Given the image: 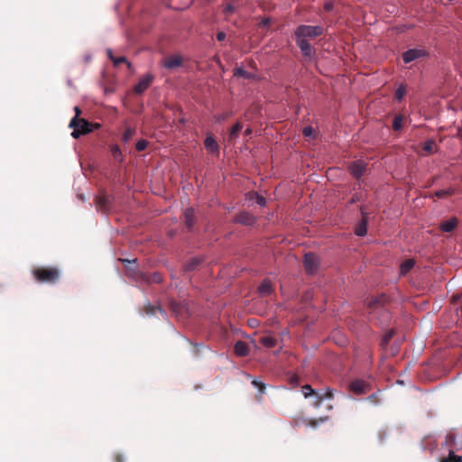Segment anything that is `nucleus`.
<instances>
[{"instance_id":"obj_1","label":"nucleus","mask_w":462,"mask_h":462,"mask_svg":"<svg viewBox=\"0 0 462 462\" xmlns=\"http://www.w3.org/2000/svg\"><path fill=\"white\" fill-rule=\"evenodd\" d=\"M34 279L41 283H55L60 278V271L56 267H38L32 270Z\"/></svg>"},{"instance_id":"obj_2","label":"nucleus","mask_w":462,"mask_h":462,"mask_svg":"<svg viewBox=\"0 0 462 462\" xmlns=\"http://www.w3.org/2000/svg\"><path fill=\"white\" fill-rule=\"evenodd\" d=\"M69 127L74 128L71 133L73 138H79L82 134L91 133L94 128H98L99 125L96 124L94 126L91 123L83 118L73 117L69 123Z\"/></svg>"},{"instance_id":"obj_3","label":"nucleus","mask_w":462,"mask_h":462,"mask_svg":"<svg viewBox=\"0 0 462 462\" xmlns=\"http://www.w3.org/2000/svg\"><path fill=\"white\" fill-rule=\"evenodd\" d=\"M322 33L323 28L321 26L300 25L295 31V37H300L303 39H313L318 36H320Z\"/></svg>"},{"instance_id":"obj_4","label":"nucleus","mask_w":462,"mask_h":462,"mask_svg":"<svg viewBox=\"0 0 462 462\" xmlns=\"http://www.w3.org/2000/svg\"><path fill=\"white\" fill-rule=\"evenodd\" d=\"M429 52L424 48L409 49L402 53L404 63H411L421 58L427 57Z\"/></svg>"},{"instance_id":"obj_5","label":"nucleus","mask_w":462,"mask_h":462,"mask_svg":"<svg viewBox=\"0 0 462 462\" xmlns=\"http://www.w3.org/2000/svg\"><path fill=\"white\" fill-rule=\"evenodd\" d=\"M304 268L308 273H314L318 269V258L317 256L312 253H308L304 255Z\"/></svg>"},{"instance_id":"obj_6","label":"nucleus","mask_w":462,"mask_h":462,"mask_svg":"<svg viewBox=\"0 0 462 462\" xmlns=\"http://www.w3.org/2000/svg\"><path fill=\"white\" fill-rule=\"evenodd\" d=\"M348 169H349L351 175L354 178L359 179L365 173V169H366V164L363 161L358 160V161L353 162L349 165Z\"/></svg>"},{"instance_id":"obj_7","label":"nucleus","mask_w":462,"mask_h":462,"mask_svg":"<svg viewBox=\"0 0 462 462\" xmlns=\"http://www.w3.org/2000/svg\"><path fill=\"white\" fill-rule=\"evenodd\" d=\"M153 76L152 74H146L143 76L139 82L134 86V90L136 94L143 93L152 84Z\"/></svg>"},{"instance_id":"obj_8","label":"nucleus","mask_w":462,"mask_h":462,"mask_svg":"<svg viewBox=\"0 0 462 462\" xmlns=\"http://www.w3.org/2000/svg\"><path fill=\"white\" fill-rule=\"evenodd\" d=\"M182 57L180 55H171L165 57L162 65L168 69H174L182 66Z\"/></svg>"},{"instance_id":"obj_9","label":"nucleus","mask_w":462,"mask_h":462,"mask_svg":"<svg viewBox=\"0 0 462 462\" xmlns=\"http://www.w3.org/2000/svg\"><path fill=\"white\" fill-rule=\"evenodd\" d=\"M295 40L303 56L310 58L313 54V49L308 40L300 37H295Z\"/></svg>"},{"instance_id":"obj_10","label":"nucleus","mask_w":462,"mask_h":462,"mask_svg":"<svg viewBox=\"0 0 462 462\" xmlns=\"http://www.w3.org/2000/svg\"><path fill=\"white\" fill-rule=\"evenodd\" d=\"M204 146L206 150L213 154L219 153V145L212 135H207L204 141Z\"/></svg>"},{"instance_id":"obj_11","label":"nucleus","mask_w":462,"mask_h":462,"mask_svg":"<svg viewBox=\"0 0 462 462\" xmlns=\"http://www.w3.org/2000/svg\"><path fill=\"white\" fill-rule=\"evenodd\" d=\"M351 392L356 394H362L366 392L367 383L363 380H356L350 383Z\"/></svg>"},{"instance_id":"obj_12","label":"nucleus","mask_w":462,"mask_h":462,"mask_svg":"<svg viewBox=\"0 0 462 462\" xmlns=\"http://www.w3.org/2000/svg\"><path fill=\"white\" fill-rule=\"evenodd\" d=\"M235 354L238 356H246L249 354V346L247 343L239 340L235 344L234 347Z\"/></svg>"},{"instance_id":"obj_13","label":"nucleus","mask_w":462,"mask_h":462,"mask_svg":"<svg viewBox=\"0 0 462 462\" xmlns=\"http://www.w3.org/2000/svg\"><path fill=\"white\" fill-rule=\"evenodd\" d=\"M235 221L245 226H251L254 223V218L247 212H241L236 215Z\"/></svg>"},{"instance_id":"obj_14","label":"nucleus","mask_w":462,"mask_h":462,"mask_svg":"<svg viewBox=\"0 0 462 462\" xmlns=\"http://www.w3.org/2000/svg\"><path fill=\"white\" fill-rule=\"evenodd\" d=\"M457 226V217H453L449 219L443 221L439 224V228L442 232H451L453 231Z\"/></svg>"},{"instance_id":"obj_15","label":"nucleus","mask_w":462,"mask_h":462,"mask_svg":"<svg viewBox=\"0 0 462 462\" xmlns=\"http://www.w3.org/2000/svg\"><path fill=\"white\" fill-rule=\"evenodd\" d=\"M333 396V390L331 388H326L322 393H317V401H315L314 405L319 407L323 400L332 399Z\"/></svg>"},{"instance_id":"obj_16","label":"nucleus","mask_w":462,"mask_h":462,"mask_svg":"<svg viewBox=\"0 0 462 462\" xmlns=\"http://www.w3.org/2000/svg\"><path fill=\"white\" fill-rule=\"evenodd\" d=\"M184 218L186 226L189 229H191L195 224V211L192 208H186L184 211Z\"/></svg>"},{"instance_id":"obj_17","label":"nucleus","mask_w":462,"mask_h":462,"mask_svg":"<svg viewBox=\"0 0 462 462\" xmlns=\"http://www.w3.org/2000/svg\"><path fill=\"white\" fill-rule=\"evenodd\" d=\"M258 291L262 295H269L273 291V285L270 280H263L258 287Z\"/></svg>"},{"instance_id":"obj_18","label":"nucleus","mask_w":462,"mask_h":462,"mask_svg":"<svg viewBox=\"0 0 462 462\" xmlns=\"http://www.w3.org/2000/svg\"><path fill=\"white\" fill-rule=\"evenodd\" d=\"M415 262L412 259H407L404 262L401 263L400 266V273L402 275H405L407 273H409L414 266Z\"/></svg>"},{"instance_id":"obj_19","label":"nucleus","mask_w":462,"mask_h":462,"mask_svg":"<svg viewBox=\"0 0 462 462\" xmlns=\"http://www.w3.org/2000/svg\"><path fill=\"white\" fill-rule=\"evenodd\" d=\"M261 343L265 347L272 348L277 345V339L273 336H264L261 338Z\"/></svg>"},{"instance_id":"obj_20","label":"nucleus","mask_w":462,"mask_h":462,"mask_svg":"<svg viewBox=\"0 0 462 462\" xmlns=\"http://www.w3.org/2000/svg\"><path fill=\"white\" fill-rule=\"evenodd\" d=\"M366 226H367L366 217L365 216H363L362 221L359 223V225L356 228V231H355L356 235L358 236H365L367 232Z\"/></svg>"},{"instance_id":"obj_21","label":"nucleus","mask_w":462,"mask_h":462,"mask_svg":"<svg viewBox=\"0 0 462 462\" xmlns=\"http://www.w3.org/2000/svg\"><path fill=\"white\" fill-rule=\"evenodd\" d=\"M456 192V189L454 188H448V189H439V190H437L434 195L440 199V198H444V197H448V196H451L453 194H455Z\"/></svg>"},{"instance_id":"obj_22","label":"nucleus","mask_w":462,"mask_h":462,"mask_svg":"<svg viewBox=\"0 0 462 462\" xmlns=\"http://www.w3.org/2000/svg\"><path fill=\"white\" fill-rule=\"evenodd\" d=\"M441 462H462V456L457 455L453 450H449L448 456Z\"/></svg>"},{"instance_id":"obj_23","label":"nucleus","mask_w":462,"mask_h":462,"mask_svg":"<svg viewBox=\"0 0 462 462\" xmlns=\"http://www.w3.org/2000/svg\"><path fill=\"white\" fill-rule=\"evenodd\" d=\"M403 116L402 115H397L394 116L393 120V129L394 131H399L402 127Z\"/></svg>"},{"instance_id":"obj_24","label":"nucleus","mask_w":462,"mask_h":462,"mask_svg":"<svg viewBox=\"0 0 462 462\" xmlns=\"http://www.w3.org/2000/svg\"><path fill=\"white\" fill-rule=\"evenodd\" d=\"M202 263V259L199 258V257H194L192 259H190L187 263H186V269L188 271H192L194 270L197 266H199L200 263Z\"/></svg>"},{"instance_id":"obj_25","label":"nucleus","mask_w":462,"mask_h":462,"mask_svg":"<svg viewBox=\"0 0 462 462\" xmlns=\"http://www.w3.org/2000/svg\"><path fill=\"white\" fill-rule=\"evenodd\" d=\"M301 392L304 395L305 398H309L310 397L311 395H315V397L317 398V392H315V390L312 389V387L310 385V384H305L302 386L301 388Z\"/></svg>"},{"instance_id":"obj_26","label":"nucleus","mask_w":462,"mask_h":462,"mask_svg":"<svg viewBox=\"0 0 462 462\" xmlns=\"http://www.w3.org/2000/svg\"><path fill=\"white\" fill-rule=\"evenodd\" d=\"M242 128H243V126H242V125H241L239 122L236 123V124L232 126V128H231V130H230V133H229V138H230V139H235V138H236V137H237V135H238V133L242 130Z\"/></svg>"},{"instance_id":"obj_27","label":"nucleus","mask_w":462,"mask_h":462,"mask_svg":"<svg viewBox=\"0 0 462 462\" xmlns=\"http://www.w3.org/2000/svg\"><path fill=\"white\" fill-rule=\"evenodd\" d=\"M406 94V88L404 86H400L398 87V88L396 89L395 93H394V97L396 100L398 101H401L404 96Z\"/></svg>"},{"instance_id":"obj_28","label":"nucleus","mask_w":462,"mask_h":462,"mask_svg":"<svg viewBox=\"0 0 462 462\" xmlns=\"http://www.w3.org/2000/svg\"><path fill=\"white\" fill-rule=\"evenodd\" d=\"M108 200L106 197L100 196L97 198V204L102 210H106Z\"/></svg>"},{"instance_id":"obj_29","label":"nucleus","mask_w":462,"mask_h":462,"mask_svg":"<svg viewBox=\"0 0 462 462\" xmlns=\"http://www.w3.org/2000/svg\"><path fill=\"white\" fill-rule=\"evenodd\" d=\"M393 330H390L384 334V336L383 337L382 341H381V345L383 347H385L389 344L390 340L393 337Z\"/></svg>"},{"instance_id":"obj_30","label":"nucleus","mask_w":462,"mask_h":462,"mask_svg":"<svg viewBox=\"0 0 462 462\" xmlns=\"http://www.w3.org/2000/svg\"><path fill=\"white\" fill-rule=\"evenodd\" d=\"M107 53H108L109 58L113 60V62L116 66L119 65L120 63L126 62V59L125 57L114 58L112 55L111 50H108Z\"/></svg>"},{"instance_id":"obj_31","label":"nucleus","mask_w":462,"mask_h":462,"mask_svg":"<svg viewBox=\"0 0 462 462\" xmlns=\"http://www.w3.org/2000/svg\"><path fill=\"white\" fill-rule=\"evenodd\" d=\"M232 116V112H223L215 116L217 122H223Z\"/></svg>"},{"instance_id":"obj_32","label":"nucleus","mask_w":462,"mask_h":462,"mask_svg":"<svg viewBox=\"0 0 462 462\" xmlns=\"http://www.w3.org/2000/svg\"><path fill=\"white\" fill-rule=\"evenodd\" d=\"M147 145L148 142L144 139H141L135 143V149L139 152H142L146 149Z\"/></svg>"},{"instance_id":"obj_33","label":"nucleus","mask_w":462,"mask_h":462,"mask_svg":"<svg viewBox=\"0 0 462 462\" xmlns=\"http://www.w3.org/2000/svg\"><path fill=\"white\" fill-rule=\"evenodd\" d=\"M133 134H134V130L131 128H127L125 131V133L123 134L122 141L125 143H127L132 138Z\"/></svg>"},{"instance_id":"obj_34","label":"nucleus","mask_w":462,"mask_h":462,"mask_svg":"<svg viewBox=\"0 0 462 462\" xmlns=\"http://www.w3.org/2000/svg\"><path fill=\"white\" fill-rule=\"evenodd\" d=\"M235 75L240 76V77H243L245 79H249L251 77V74L249 72L245 71V69H243L241 68H238L236 69Z\"/></svg>"},{"instance_id":"obj_35","label":"nucleus","mask_w":462,"mask_h":462,"mask_svg":"<svg viewBox=\"0 0 462 462\" xmlns=\"http://www.w3.org/2000/svg\"><path fill=\"white\" fill-rule=\"evenodd\" d=\"M314 129L311 126H305L302 130V134L306 137H311L314 135Z\"/></svg>"},{"instance_id":"obj_36","label":"nucleus","mask_w":462,"mask_h":462,"mask_svg":"<svg viewBox=\"0 0 462 462\" xmlns=\"http://www.w3.org/2000/svg\"><path fill=\"white\" fill-rule=\"evenodd\" d=\"M434 145V142L432 140H428L423 144V150L426 152H431Z\"/></svg>"},{"instance_id":"obj_37","label":"nucleus","mask_w":462,"mask_h":462,"mask_svg":"<svg viewBox=\"0 0 462 462\" xmlns=\"http://www.w3.org/2000/svg\"><path fill=\"white\" fill-rule=\"evenodd\" d=\"M252 384H253L254 386L257 387V388L260 390V392H263V390H264V388H265V384H264L263 383L259 382V381H257V380H255V379H254V380L252 381Z\"/></svg>"},{"instance_id":"obj_38","label":"nucleus","mask_w":462,"mask_h":462,"mask_svg":"<svg viewBox=\"0 0 462 462\" xmlns=\"http://www.w3.org/2000/svg\"><path fill=\"white\" fill-rule=\"evenodd\" d=\"M256 196V202L257 204H259L261 207H264L266 205V199L263 196H260L258 194H255Z\"/></svg>"},{"instance_id":"obj_39","label":"nucleus","mask_w":462,"mask_h":462,"mask_svg":"<svg viewBox=\"0 0 462 462\" xmlns=\"http://www.w3.org/2000/svg\"><path fill=\"white\" fill-rule=\"evenodd\" d=\"M327 420H328V417H321V418H319V420H310L309 422V425L311 426V427H316V426H318L319 422H324Z\"/></svg>"},{"instance_id":"obj_40","label":"nucleus","mask_w":462,"mask_h":462,"mask_svg":"<svg viewBox=\"0 0 462 462\" xmlns=\"http://www.w3.org/2000/svg\"><path fill=\"white\" fill-rule=\"evenodd\" d=\"M112 152H113L114 157H116V158L121 156V154H122L121 150L119 149V147L117 145L113 146Z\"/></svg>"},{"instance_id":"obj_41","label":"nucleus","mask_w":462,"mask_h":462,"mask_svg":"<svg viewBox=\"0 0 462 462\" xmlns=\"http://www.w3.org/2000/svg\"><path fill=\"white\" fill-rule=\"evenodd\" d=\"M333 7H334V5H333V3H332V2H326V3L324 4V9H325V11H327V12H330V11H332Z\"/></svg>"},{"instance_id":"obj_42","label":"nucleus","mask_w":462,"mask_h":462,"mask_svg":"<svg viewBox=\"0 0 462 462\" xmlns=\"http://www.w3.org/2000/svg\"><path fill=\"white\" fill-rule=\"evenodd\" d=\"M226 39V33L224 32H218L217 33V40L222 42Z\"/></svg>"},{"instance_id":"obj_43","label":"nucleus","mask_w":462,"mask_h":462,"mask_svg":"<svg viewBox=\"0 0 462 462\" xmlns=\"http://www.w3.org/2000/svg\"><path fill=\"white\" fill-rule=\"evenodd\" d=\"M381 302H382V299L381 298L374 299L373 300L368 302V305L370 306V305L374 304V305L377 306V305H380Z\"/></svg>"},{"instance_id":"obj_44","label":"nucleus","mask_w":462,"mask_h":462,"mask_svg":"<svg viewBox=\"0 0 462 462\" xmlns=\"http://www.w3.org/2000/svg\"><path fill=\"white\" fill-rule=\"evenodd\" d=\"M234 11V7L231 5H227L224 10L225 14H231Z\"/></svg>"},{"instance_id":"obj_45","label":"nucleus","mask_w":462,"mask_h":462,"mask_svg":"<svg viewBox=\"0 0 462 462\" xmlns=\"http://www.w3.org/2000/svg\"><path fill=\"white\" fill-rule=\"evenodd\" d=\"M269 23L270 20L268 18H263L260 23V26L265 27L269 24Z\"/></svg>"},{"instance_id":"obj_46","label":"nucleus","mask_w":462,"mask_h":462,"mask_svg":"<svg viewBox=\"0 0 462 462\" xmlns=\"http://www.w3.org/2000/svg\"><path fill=\"white\" fill-rule=\"evenodd\" d=\"M74 110H75V113H76V116L74 117L78 118V116L80 114V109L78 106H75Z\"/></svg>"},{"instance_id":"obj_47","label":"nucleus","mask_w":462,"mask_h":462,"mask_svg":"<svg viewBox=\"0 0 462 462\" xmlns=\"http://www.w3.org/2000/svg\"><path fill=\"white\" fill-rule=\"evenodd\" d=\"M116 462H124L123 457L122 456H117L116 458Z\"/></svg>"},{"instance_id":"obj_48","label":"nucleus","mask_w":462,"mask_h":462,"mask_svg":"<svg viewBox=\"0 0 462 462\" xmlns=\"http://www.w3.org/2000/svg\"><path fill=\"white\" fill-rule=\"evenodd\" d=\"M250 133H251V130H250L249 128H247V129L245 130V134H249Z\"/></svg>"},{"instance_id":"obj_49","label":"nucleus","mask_w":462,"mask_h":462,"mask_svg":"<svg viewBox=\"0 0 462 462\" xmlns=\"http://www.w3.org/2000/svg\"><path fill=\"white\" fill-rule=\"evenodd\" d=\"M457 296H453V298H452V299H453V300H457Z\"/></svg>"}]
</instances>
